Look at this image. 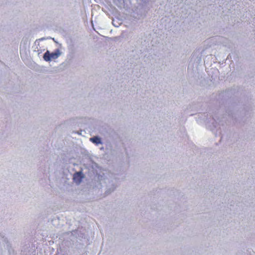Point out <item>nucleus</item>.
Wrapping results in <instances>:
<instances>
[{
	"label": "nucleus",
	"mask_w": 255,
	"mask_h": 255,
	"mask_svg": "<svg viewBox=\"0 0 255 255\" xmlns=\"http://www.w3.org/2000/svg\"><path fill=\"white\" fill-rule=\"evenodd\" d=\"M60 55V52L59 49L50 53L48 50H47L43 55V59L46 61H50L53 59H56Z\"/></svg>",
	"instance_id": "1"
},
{
	"label": "nucleus",
	"mask_w": 255,
	"mask_h": 255,
	"mask_svg": "<svg viewBox=\"0 0 255 255\" xmlns=\"http://www.w3.org/2000/svg\"><path fill=\"white\" fill-rule=\"evenodd\" d=\"M83 178V176L82 175L81 172H76L73 175V180L77 184H79L81 182Z\"/></svg>",
	"instance_id": "2"
},
{
	"label": "nucleus",
	"mask_w": 255,
	"mask_h": 255,
	"mask_svg": "<svg viewBox=\"0 0 255 255\" xmlns=\"http://www.w3.org/2000/svg\"><path fill=\"white\" fill-rule=\"evenodd\" d=\"M90 141L93 142L94 143H96V144H98L99 143H101V139L97 137V136H94L93 137H92L90 139Z\"/></svg>",
	"instance_id": "3"
}]
</instances>
